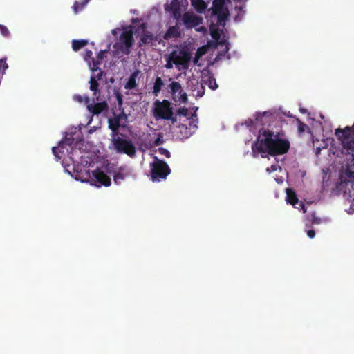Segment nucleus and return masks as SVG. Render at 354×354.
I'll return each instance as SVG.
<instances>
[{
    "label": "nucleus",
    "instance_id": "nucleus-34",
    "mask_svg": "<svg viewBox=\"0 0 354 354\" xmlns=\"http://www.w3.org/2000/svg\"><path fill=\"white\" fill-rule=\"evenodd\" d=\"M187 100V95L182 90V93H180V101L183 103H186Z\"/></svg>",
    "mask_w": 354,
    "mask_h": 354
},
{
    "label": "nucleus",
    "instance_id": "nucleus-22",
    "mask_svg": "<svg viewBox=\"0 0 354 354\" xmlns=\"http://www.w3.org/2000/svg\"><path fill=\"white\" fill-rule=\"evenodd\" d=\"M89 83L90 90L93 92L94 95H96L97 93H99V83L97 82V80H96L95 77L91 76Z\"/></svg>",
    "mask_w": 354,
    "mask_h": 354
},
{
    "label": "nucleus",
    "instance_id": "nucleus-32",
    "mask_svg": "<svg viewBox=\"0 0 354 354\" xmlns=\"http://www.w3.org/2000/svg\"><path fill=\"white\" fill-rule=\"evenodd\" d=\"M177 113L180 115L187 116L188 114V109L185 107H180L178 109Z\"/></svg>",
    "mask_w": 354,
    "mask_h": 354
},
{
    "label": "nucleus",
    "instance_id": "nucleus-21",
    "mask_svg": "<svg viewBox=\"0 0 354 354\" xmlns=\"http://www.w3.org/2000/svg\"><path fill=\"white\" fill-rule=\"evenodd\" d=\"M88 44V41L86 39H80V40H73L72 41V48L74 51H77L86 46Z\"/></svg>",
    "mask_w": 354,
    "mask_h": 354
},
{
    "label": "nucleus",
    "instance_id": "nucleus-5",
    "mask_svg": "<svg viewBox=\"0 0 354 354\" xmlns=\"http://www.w3.org/2000/svg\"><path fill=\"white\" fill-rule=\"evenodd\" d=\"M230 2V0H214L213 5L211 8L212 14L217 17V21L219 24L225 22L230 15L226 2Z\"/></svg>",
    "mask_w": 354,
    "mask_h": 354
},
{
    "label": "nucleus",
    "instance_id": "nucleus-15",
    "mask_svg": "<svg viewBox=\"0 0 354 354\" xmlns=\"http://www.w3.org/2000/svg\"><path fill=\"white\" fill-rule=\"evenodd\" d=\"M139 71H136L132 73L130 75V77L128 79L127 82L124 85L125 89H133L136 87L137 83H136V77L138 75Z\"/></svg>",
    "mask_w": 354,
    "mask_h": 354
},
{
    "label": "nucleus",
    "instance_id": "nucleus-38",
    "mask_svg": "<svg viewBox=\"0 0 354 354\" xmlns=\"http://www.w3.org/2000/svg\"><path fill=\"white\" fill-rule=\"evenodd\" d=\"M97 71H99L98 73L95 76H93V77H95L96 80L98 81V80H101L102 79L104 72L102 71H101L99 68H98Z\"/></svg>",
    "mask_w": 354,
    "mask_h": 354
},
{
    "label": "nucleus",
    "instance_id": "nucleus-25",
    "mask_svg": "<svg viewBox=\"0 0 354 354\" xmlns=\"http://www.w3.org/2000/svg\"><path fill=\"white\" fill-rule=\"evenodd\" d=\"M308 219L312 223V224H319L321 222V218L316 216L315 212L308 216Z\"/></svg>",
    "mask_w": 354,
    "mask_h": 354
},
{
    "label": "nucleus",
    "instance_id": "nucleus-23",
    "mask_svg": "<svg viewBox=\"0 0 354 354\" xmlns=\"http://www.w3.org/2000/svg\"><path fill=\"white\" fill-rule=\"evenodd\" d=\"M90 0H83L82 2L75 1L73 6L75 13H77L82 10L84 7L89 2Z\"/></svg>",
    "mask_w": 354,
    "mask_h": 354
},
{
    "label": "nucleus",
    "instance_id": "nucleus-18",
    "mask_svg": "<svg viewBox=\"0 0 354 354\" xmlns=\"http://www.w3.org/2000/svg\"><path fill=\"white\" fill-rule=\"evenodd\" d=\"M286 201L292 205L298 203V198L295 192L290 188L286 189Z\"/></svg>",
    "mask_w": 354,
    "mask_h": 354
},
{
    "label": "nucleus",
    "instance_id": "nucleus-16",
    "mask_svg": "<svg viewBox=\"0 0 354 354\" xmlns=\"http://www.w3.org/2000/svg\"><path fill=\"white\" fill-rule=\"evenodd\" d=\"M192 6L198 13H203L207 8V4L204 0H190Z\"/></svg>",
    "mask_w": 354,
    "mask_h": 354
},
{
    "label": "nucleus",
    "instance_id": "nucleus-40",
    "mask_svg": "<svg viewBox=\"0 0 354 354\" xmlns=\"http://www.w3.org/2000/svg\"><path fill=\"white\" fill-rule=\"evenodd\" d=\"M307 235L309 238L313 239L315 236V232L314 230H309L307 231Z\"/></svg>",
    "mask_w": 354,
    "mask_h": 354
},
{
    "label": "nucleus",
    "instance_id": "nucleus-3",
    "mask_svg": "<svg viewBox=\"0 0 354 354\" xmlns=\"http://www.w3.org/2000/svg\"><path fill=\"white\" fill-rule=\"evenodd\" d=\"M151 177L153 181L165 179L171 173V169L166 162L154 156L153 162L150 164Z\"/></svg>",
    "mask_w": 354,
    "mask_h": 354
},
{
    "label": "nucleus",
    "instance_id": "nucleus-20",
    "mask_svg": "<svg viewBox=\"0 0 354 354\" xmlns=\"http://www.w3.org/2000/svg\"><path fill=\"white\" fill-rule=\"evenodd\" d=\"M168 88L170 89L169 92L171 95H175L176 93L179 92V93H182V86L181 84L176 81H172L169 85Z\"/></svg>",
    "mask_w": 354,
    "mask_h": 354
},
{
    "label": "nucleus",
    "instance_id": "nucleus-12",
    "mask_svg": "<svg viewBox=\"0 0 354 354\" xmlns=\"http://www.w3.org/2000/svg\"><path fill=\"white\" fill-rule=\"evenodd\" d=\"M87 109L93 115H98L102 111L107 110L108 104L106 102H98L95 104H88Z\"/></svg>",
    "mask_w": 354,
    "mask_h": 354
},
{
    "label": "nucleus",
    "instance_id": "nucleus-10",
    "mask_svg": "<svg viewBox=\"0 0 354 354\" xmlns=\"http://www.w3.org/2000/svg\"><path fill=\"white\" fill-rule=\"evenodd\" d=\"M73 141L74 138H73V135H70L69 137L67 136H66L65 139L59 142L58 147H53L52 148V151L55 157L60 159L61 157L59 156V153H64L63 150V145H67L68 146H73Z\"/></svg>",
    "mask_w": 354,
    "mask_h": 354
},
{
    "label": "nucleus",
    "instance_id": "nucleus-26",
    "mask_svg": "<svg viewBox=\"0 0 354 354\" xmlns=\"http://www.w3.org/2000/svg\"><path fill=\"white\" fill-rule=\"evenodd\" d=\"M208 86L212 90H216L218 88L215 78L209 77L208 79Z\"/></svg>",
    "mask_w": 354,
    "mask_h": 354
},
{
    "label": "nucleus",
    "instance_id": "nucleus-48",
    "mask_svg": "<svg viewBox=\"0 0 354 354\" xmlns=\"http://www.w3.org/2000/svg\"><path fill=\"white\" fill-rule=\"evenodd\" d=\"M111 82H112V83L113 82V79L111 80Z\"/></svg>",
    "mask_w": 354,
    "mask_h": 354
},
{
    "label": "nucleus",
    "instance_id": "nucleus-6",
    "mask_svg": "<svg viewBox=\"0 0 354 354\" xmlns=\"http://www.w3.org/2000/svg\"><path fill=\"white\" fill-rule=\"evenodd\" d=\"M169 56L172 59L173 63H174L176 66H181L182 69H188L191 59L189 53L185 50H180L179 52L174 50L169 54Z\"/></svg>",
    "mask_w": 354,
    "mask_h": 354
},
{
    "label": "nucleus",
    "instance_id": "nucleus-4",
    "mask_svg": "<svg viewBox=\"0 0 354 354\" xmlns=\"http://www.w3.org/2000/svg\"><path fill=\"white\" fill-rule=\"evenodd\" d=\"M113 144L117 153L127 154L131 158H133L136 156V147L130 140L117 137L113 138Z\"/></svg>",
    "mask_w": 354,
    "mask_h": 354
},
{
    "label": "nucleus",
    "instance_id": "nucleus-9",
    "mask_svg": "<svg viewBox=\"0 0 354 354\" xmlns=\"http://www.w3.org/2000/svg\"><path fill=\"white\" fill-rule=\"evenodd\" d=\"M131 169L127 165L120 167L114 171L113 181L115 184L119 185L122 180L131 176Z\"/></svg>",
    "mask_w": 354,
    "mask_h": 354
},
{
    "label": "nucleus",
    "instance_id": "nucleus-36",
    "mask_svg": "<svg viewBox=\"0 0 354 354\" xmlns=\"http://www.w3.org/2000/svg\"><path fill=\"white\" fill-rule=\"evenodd\" d=\"M92 55H93V52L90 50H86L85 51L84 59L87 61L88 59H91Z\"/></svg>",
    "mask_w": 354,
    "mask_h": 354
},
{
    "label": "nucleus",
    "instance_id": "nucleus-41",
    "mask_svg": "<svg viewBox=\"0 0 354 354\" xmlns=\"http://www.w3.org/2000/svg\"><path fill=\"white\" fill-rule=\"evenodd\" d=\"M257 118H256V120H259V118L260 116H261V114L260 113H257Z\"/></svg>",
    "mask_w": 354,
    "mask_h": 354
},
{
    "label": "nucleus",
    "instance_id": "nucleus-24",
    "mask_svg": "<svg viewBox=\"0 0 354 354\" xmlns=\"http://www.w3.org/2000/svg\"><path fill=\"white\" fill-rule=\"evenodd\" d=\"M178 32L176 30L175 27H170L167 30V32L165 33L164 36L165 39H169L171 37H177L178 36Z\"/></svg>",
    "mask_w": 354,
    "mask_h": 354
},
{
    "label": "nucleus",
    "instance_id": "nucleus-42",
    "mask_svg": "<svg viewBox=\"0 0 354 354\" xmlns=\"http://www.w3.org/2000/svg\"><path fill=\"white\" fill-rule=\"evenodd\" d=\"M143 29H145L146 28L145 26V24H142L141 26H140Z\"/></svg>",
    "mask_w": 354,
    "mask_h": 354
},
{
    "label": "nucleus",
    "instance_id": "nucleus-14",
    "mask_svg": "<svg viewBox=\"0 0 354 354\" xmlns=\"http://www.w3.org/2000/svg\"><path fill=\"white\" fill-rule=\"evenodd\" d=\"M109 128L112 131L114 135L118 134L119 128L120 127H124L125 124H122L120 122H118V118H115L113 117L109 118L108 119Z\"/></svg>",
    "mask_w": 354,
    "mask_h": 354
},
{
    "label": "nucleus",
    "instance_id": "nucleus-37",
    "mask_svg": "<svg viewBox=\"0 0 354 354\" xmlns=\"http://www.w3.org/2000/svg\"><path fill=\"white\" fill-rule=\"evenodd\" d=\"M277 165H272L270 167H267L266 171L269 174L274 172L277 171Z\"/></svg>",
    "mask_w": 354,
    "mask_h": 354
},
{
    "label": "nucleus",
    "instance_id": "nucleus-8",
    "mask_svg": "<svg viewBox=\"0 0 354 354\" xmlns=\"http://www.w3.org/2000/svg\"><path fill=\"white\" fill-rule=\"evenodd\" d=\"M182 20L187 28H192L202 23L201 17L189 12L183 14Z\"/></svg>",
    "mask_w": 354,
    "mask_h": 354
},
{
    "label": "nucleus",
    "instance_id": "nucleus-17",
    "mask_svg": "<svg viewBox=\"0 0 354 354\" xmlns=\"http://www.w3.org/2000/svg\"><path fill=\"white\" fill-rule=\"evenodd\" d=\"M106 52H107L106 50H100L97 54L96 59H94L93 58H92L93 64V67L92 68V71L93 72L97 71L98 65H100L102 62V60H103L105 53Z\"/></svg>",
    "mask_w": 354,
    "mask_h": 354
},
{
    "label": "nucleus",
    "instance_id": "nucleus-30",
    "mask_svg": "<svg viewBox=\"0 0 354 354\" xmlns=\"http://www.w3.org/2000/svg\"><path fill=\"white\" fill-rule=\"evenodd\" d=\"M158 153L161 155L165 156L167 158H170L171 153L170 152L165 148L160 147L158 149Z\"/></svg>",
    "mask_w": 354,
    "mask_h": 354
},
{
    "label": "nucleus",
    "instance_id": "nucleus-43",
    "mask_svg": "<svg viewBox=\"0 0 354 354\" xmlns=\"http://www.w3.org/2000/svg\"><path fill=\"white\" fill-rule=\"evenodd\" d=\"M78 101L80 102H82V97L81 96L78 97Z\"/></svg>",
    "mask_w": 354,
    "mask_h": 354
},
{
    "label": "nucleus",
    "instance_id": "nucleus-44",
    "mask_svg": "<svg viewBox=\"0 0 354 354\" xmlns=\"http://www.w3.org/2000/svg\"><path fill=\"white\" fill-rule=\"evenodd\" d=\"M175 4H176V3L174 1L171 2V6H174Z\"/></svg>",
    "mask_w": 354,
    "mask_h": 354
},
{
    "label": "nucleus",
    "instance_id": "nucleus-45",
    "mask_svg": "<svg viewBox=\"0 0 354 354\" xmlns=\"http://www.w3.org/2000/svg\"><path fill=\"white\" fill-rule=\"evenodd\" d=\"M302 208L304 209V212H306V209H304V205H302Z\"/></svg>",
    "mask_w": 354,
    "mask_h": 354
},
{
    "label": "nucleus",
    "instance_id": "nucleus-13",
    "mask_svg": "<svg viewBox=\"0 0 354 354\" xmlns=\"http://www.w3.org/2000/svg\"><path fill=\"white\" fill-rule=\"evenodd\" d=\"M157 40V37L149 31L144 30L140 36V46L146 44H152L153 41Z\"/></svg>",
    "mask_w": 354,
    "mask_h": 354
},
{
    "label": "nucleus",
    "instance_id": "nucleus-31",
    "mask_svg": "<svg viewBox=\"0 0 354 354\" xmlns=\"http://www.w3.org/2000/svg\"><path fill=\"white\" fill-rule=\"evenodd\" d=\"M0 32L5 37H8L10 34L9 30L7 28V27L3 25H1V24H0Z\"/></svg>",
    "mask_w": 354,
    "mask_h": 354
},
{
    "label": "nucleus",
    "instance_id": "nucleus-19",
    "mask_svg": "<svg viewBox=\"0 0 354 354\" xmlns=\"http://www.w3.org/2000/svg\"><path fill=\"white\" fill-rule=\"evenodd\" d=\"M164 85L163 81L160 77H157L155 79V82L153 86V94L155 96H158L160 93L162 86Z\"/></svg>",
    "mask_w": 354,
    "mask_h": 354
},
{
    "label": "nucleus",
    "instance_id": "nucleus-29",
    "mask_svg": "<svg viewBox=\"0 0 354 354\" xmlns=\"http://www.w3.org/2000/svg\"><path fill=\"white\" fill-rule=\"evenodd\" d=\"M164 143L163 136L161 133H158V137L153 142L155 146H159Z\"/></svg>",
    "mask_w": 354,
    "mask_h": 354
},
{
    "label": "nucleus",
    "instance_id": "nucleus-7",
    "mask_svg": "<svg viewBox=\"0 0 354 354\" xmlns=\"http://www.w3.org/2000/svg\"><path fill=\"white\" fill-rule=\"evenodd\" d=\"M120 41L122 42L119 49L124 54L129 55L130 53V48L133 45V37L132 27L124 30L120 36Z\"/></svg>",
    "mask_w": 354,
    "mask_h": 354
},
{
    "label": "nucleus",
    "instance_id": "nucleus-1",
    "mask_svg": "<svg viewBox=\"0 0 354 354\" xmlns=\"http://www.w3.org/2000/svg\"><path fill=\"white\" fill-rule=\"evenodd\" d=\"M288 140L281 137L279 133H275L270 129L261 128L259 130L257 140L252 144V156L257 158L259 155L263 158L269 156L283 155L290 149Z\"/></svg>",
    "mask_w": 354,
    "mask_h": 354
},
{
    "label": "nucleus",
    "instance_id": "nucleus-28",
    "mask_svg": "<svg viewBox=\"0 0 354 354\" xmlns=\"http://www.w3.org/2000/svg\"><path fill=\"white\" fill-rule=\"evenodd\" d=\"M165 59H166V64L165 66V68L167 69H171L173 68V65L174 64V63H173L172 59L171 58L169 55L166 56Z\"/></svg>",
    "mask_w": 354,
    "mask_h": 354
},
{
    "label": "nucleus",
    "instance_id": "nucleus-46",
    "mask_svg": "<svg viewBox=\"0 0 354 354\" xmlns=\"http://www.w3.org/2000/svg\"><path fill=\"white\" fill-rule=\"evenodd\" d=\"M194 62V63H196V62H197V59H196V58H195Z\"/></svg>",
    "mask_w": 354,
    "mask_h": 354
},
{
    "label": "nucleus",
    "instance_id": "nucleus-39",
    "mask_svg": "<svg viewBox=\"0 0 354 354\" xmlns=\"http://www.w3.org/2000/svg\"><path fill=\"white\" fill-rule=\"evenodd\" d=\"M306 127V125L304 123H302L299 122V124L298 127V130L299 132H303L305 131V128Z\"/></svg>",
    "mask_w": 354,
    "mask_h": 354
},
{
    "label": "nucleus",
    "instance_id": "nucleus-27",
    "mask_svg": "<svg viewBox=\"0 0 354 354\" xmlns=\"http://www.w3.org/2000/svg\"><path fill=\"white\" fill-rule=\"evenodd\" d=\"M113 118H118V122H120V123H121V122L122 120H124V122H126V121L127 120V115H125V113L123 111L121 112L119 114H115L114 113Z\"/></svg>",
    "mask_w": 354,
    "mask_h": 354
},
{
    "label": "nucleus",
    "instance_id": "nucleus-35",
    "mask_svg": "<svg viewBox=\"0 0 354 354\" xmlns=\"http://www.w3.org/2000/svg\"><path fill=\"white\" fill-rule=\"evenodd\" d=\"M200 87H201V90L198 91V92L196 93V96L201 97L205 94V86H204L203 84H201L200 85Z\"/></svg>",
    "mask_w": 354,
    "mask_h": 354
},
{
    "label": "nucleus",
    "instance_id": "nucleus-47",
    "mask_svg": "<svg viewBox=\"0 0 354 354\" xmlns=\"http://www.w3.org/2000/svg\"><path fill=\"white\" fill-rule=\"evenodd\" d=\"M70 158L73 161V158L72 156H70Z\"/></svg>",
    "mask_w": 354,
    "mask_h": 354
},
{
    "label": "nucleus",
    "instance_id": "nucleus-2",
    "mask_svg": "<svg viewBox=\"0 0 354 354\" xmlns=\"http://www.w3.org/2000/svg\"><path fill=\"white\" fill-rule=\"evenodd\" d=\"M173 115L171 102L169 100H163L160 102L157 100L154 102L153 115L156 119L171 120L172 122H175L176 118H174Z\"/></svg>",
    "mask_w": 354,
    "mask_h": 354
},
{
    "label": "nucleus",
    "instance_id": "nucleus-11",
    "mask_svg": "<svg viewBox=\"0 0 354 354\" xmlns=\"http://www.w3.org/2000/svg\"><path fill=\"white\" fill-rule=\"evenodd\" d=\"M92 176L97 182L104 186L107 187L111 185V178L99 169L93 171Z\"/></svg>",
    "mask_w": 354,
    "mask_h": 354
},
{
    "label": "nucleus",
    "instance_id": "nucleus-33",
    "mask_svg": "<svg viewBox=\"0 0 354 354\" xmlns=\"http://www.w3.org/2000/svg\"><path fill=\"white\" fill-rule=\"evenodd\" d=\"M115 97H116V100H117V102H118V106H121L122 105V103H123L122 95L119 92H117L115 93Z\"/></svg>",
    "mask_w": 354,
    "mask_h": 354
}]
</instances>
